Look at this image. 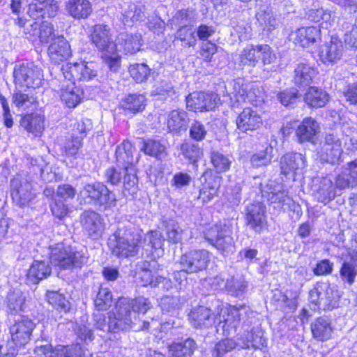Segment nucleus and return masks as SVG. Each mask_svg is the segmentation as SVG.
<instances>
[{
	"mask_svg": "<svg viewBox=\"0 0 357 357\" xmlns=\"http://www.w3.org/2000/svg\"><path fill=\"white\" fill-rule=\"evenodd\" d=\"M152 307L151 303L144 296L135 298L121 297L116 303L112 312H109V321L106 324L105 316L100 312L93 314L96 328L109 333L127 331L134 328L139 321V314H145Z\"/></svg>",
	"mask_w": 357,
	"mask_h": 357,
	"instance_id": "1",
	"label": "nucleus"
},
{
	"mask_svg": "<svg viewBox=\"0 0 357 357\" xmlns=\"http://www.w3.org/2000/svg\"><path fill=\"white\" fill-rule=\"evenodd\" d=\"M116 166L123 170V188L125 197L132 196L138 190L136 168L132 155V145L128 141H124L116 149Z\"/></svg>",
	"mask_w": 357,
	"mask_h": 357,
	"instance_id": "2",
	"label": "nucleus"
},
{
	"mask_svg": "<svg viewBox=\"0 0 357 357\" xmlns=\"http://www.w3.org/2000/svg\"><path fill=\"white\" fill-rule=\"evenodd\" d=\"M141 238V235L133 228L118 229L109 238V246L114 255L128 258L137 255Z\"/></svg>",
	"mask_w": 357,
	"mask_h": 357,
	"instance_id": "3",
	"label": "nucleus"
},
{
	"mask_svg": "<svg viewBox=\"0 0 357 357\" xmlns=\"http://www.w3.org/2000/svg\"><path fill=\"white\" fill-rule=\"evenodd\" d=\"M88 256L83 250H76L70 246L57 245L52 250L50 262L60 269L80 268L88 261Z\"/></svg>",
	"mask_w": 357,
	"mask_h": 357,
	"instance_id": "4",
	"label": "nucleus"
},
{
	"mask_svg": "<svg viewBox=\"0 0 357 357\" xmlns=\"http://www.w3.org/2000/svg\"><path fill=\"white\" fill-rule=\"evenodd\" d=\"M341 296L337 286L328 282H317L309 292L310 302L324 310L337 307Z\"/></svg>",
	"mask_w": 357,
	"mask_h": 357,
	"instance_id": "5",
	"label": "nucleus"
},
{
	"mask_svg": "<svg viewBox=\"0 0 357 357\" xmlns=\"http://www.w3.org/2000/svg\"><path fill=\"white\" fill-rule=\"evenodd\" d=\"M232 227L227 221L219 222L204 232V238L222 255L234 250Z\"/></svg>",
	"mask_w": 357,
	"mask_h": 357,
	"instance_id": "6",
	"label": "nucleus"
},
{
	"mask_svg": "<svg viewBox=\"0 0 357 357\" xmlns=\"http://www.w3.org/2000/svg\"><path fill=\"white\" fill-rule=\"evenodd\" d=\"M79 195L84 199H89V203L92 202L105 208L114 207L116 203L115 194L100 182L85 184Z\"/></svg>",
	"mask_w": 357,
	"mask_h": 357,
	"instance_id": "7",
	"label": "nucleus"
},
{
	"mask_svg": "<svg viewBox=\"0 0 357 357\" xmlns=\"http://www.w3.org/2000/svg\"><path fill=\"white\" fill-rule=\"evenodd\" d=\"M61 70L65 79L73 84L75 81L98 82L97 70L93 62L66 63L61 66Z\"/></svg>",
	"mask_w": 357,
	"mask_h": 357,
	"instance_id": "8",
	"label": "nucleus"
},
{
	"mask_svg": "<svg viewBox=\"0 0 357 357\" xmlns=\"http://www.w3.org/2000/svg\"><path fill=\"white\" fill-rule=\"evenodd\" d=\"M15 83L20 87L36 89L41 86L43 75L41 68L33 63H22L14 68Z\"/></svg>",
	"mask_w": 357,
	"mask_h": 357,
	"instance_id": "9",
	"label": "nucleus"
},
{
	"mask_svg": "<svg viewBox=\"0 0 357 357\" xmlns=\"http://www.w3.org/2000/svg\"><path fill=\"white\" fill-rule=\"evenodd\" d=\"M209 261L208 252L205 250H195L182 255L178 264L183 271L191 274L205 270Z\"/></svg>",
	"mask_w": 357,
	"mask_h": 357,
	"instance_id": "10",
	"label": "nucleus"
},
{
	"mask_svg": "<svg viewBox=\"0 0 357 357\" xmlns=\"http://www.w3.org/2000/svg\"><path fill=\"white\" fill-rule=\"evenodd\" d=\"M34 353L45 357H86V351L79 344L66 347L59 345L55 348L50 344H37Z\"/></svg>",
	"mask_w": 357,
	"mask_h": 357,
	"instance_id": "11",
	"label": "nucleus"
},
{
	"mask_svg": "<svg viewBox=\"0 0 357 357\" xmlns=\"http://www.w3.org/2000/svg\"><path fill=\"white\" fill-rule=\"evenodd\" d=\"M36 325L33 321L25 316H21L15 320L10 326V333L12 341L16 346L26 344L32 335Z\"/></svg>",
	"mask_w": 357,
	"mask_h": 357,
	"instance_id": "12",
	"label": "nucleus"
},
{
	"mask_svg": "<svg viewBox=\"0 0 357 357\" xmlns=\"http://www.w3.org/2000/svg\"><path fill=\"white\" fill-rule=\"evenodd\" d=\"M306 167V158L300 153L289 152L280 158V168L282 174L294 179L297 175L303 174Z\"/></svg>",
	"mask_w": 357,
	"mask_h": 357,
	"instance_id": "13",
	"label": "nucleus"
},
{
	"mask_svg": "<svg viewBox=\"0 0 357 357\" xmlns=\"http://www.w3.org/2000/svg\"><path fill=\"white\" fill-rule=\"evenodd\" d=\"M220 100L214 93L193 92L186 97L187 107L195 112L213 110Z\"/></svg>",
	"mask_w": 357,
	"mask_h": 357,
	"instance_id": "14",
	"label": "nucleus"
},
{
	"mask_svg": "<svg viewBox=\"0 0 357 357\" xmlns=\"http://www.w3.org/2000/svg\"><path fill=\"white\" fill-rule=\"evenodd\" d=\"M91 38L95 46L102 53L113 54L116 50V45L112 39L108 25H95L91 34Z\"/></svg>",
	"mask_w": 357,
	"mask_h": 357,
	"instance_id": "15",
	"label": "nucleus"
},
{
	"mask_svg": "<svg viewBox=\"0 0 357 357\" xmlns=\"http://www.w3.org/2000/svg\"><path fill=\"white\" fill-rule=\"evenodd\" d=\"M342 153L340 138L333 134L327 135L318 152L321 160L332 165L337 162Z\"/></svg>",
	"mask_w": 357,
	"mask_h": 357,
	"instance_id": "16",
	"label": "nucleus"
},
{
	"mask_svg": "<svg viewBox=\"0 0 357 357\" xmlns=\"http://www.w3.org/2000/svg\"><path fill=\"white\" fill-rule=\"evenodd\" d=\"M247 311L248 307L245 305L229 306L227 317L218 324V327L221 328L224 335L229 337L236 333L241 317L245 314Z\"/></svg>",
	"mask_w": 357,
	"mask_h": 357,
	"instance_id": "17",
	"label": "nucleus"
},
{
	"mask_svg": "<svg viewBox=\"0 0 357 357\" xmlns=\"http://www.w3.org/2000/svg\"><path fill=\"white\" fill-rule=\"evenodd\" d=\"M10 186L12 199L20 207L27 205L35 197L31 184L25 179L15 178L11 181Z\"/></svg>",
	"mask_w": 357,
	"mask_h": 357,
	"instance_id": "18",
	"label": "nucleus"
},
{
	"mask_svg": "<svg viewBox=\"0 0 357 357\" xmlns=\"http://www.w3.org/2000/svg\"><path fill=\"white\" fill-rule=\"evenodd\" d=\"M236 123L240 131L247 132L259 128L263 124V120L256 109L245 107L237 116Z\"/></svg>",
	"mask_w": 357,
	"mask_h": 357,
	"instance_id": "19",
	"label": "nucleus"
},
{
	"mask_svg": "<svg viewBox=\"0 0 357 357\" xmlns=\"http://www.w3.org/2000/svg\"><path fill=\"white\" fill-rule=\"evenodd\" d=\"M265 212L266 206L261 202L249 204L245 213L248 226L256 232H260L266 223Z\"/></svg>",
	"mask_w": 357,
	"mask_h": 357,
	"instance_id": "20",
	"label": "nucleus"
},
{
	"mask_svg": "<svg viewBox=\"0 0 357 357\" xmlns=\"http://www.w3.org/2000/svg\"><path fill=\"white\" fill-rule=\"evenodd\" d=\"M58 9L54 0H33L29 6L27 13L33 19L53 17Z\"/></svg>",
	"mask_w": 357,
	"mask_h": 357,
	"instance_id": "21",
	"label": "nucleus"
},
{
	"mask_svg": "<svg viewBox=\"0 0 357 357\" xmlns=\"http://www.w3.org/2000/svg\"><path fill=\"white\" fill-rule=\"evenodd\" d=\"M188 317L192 326L197 328H209L216 321L215 312L204 306H198L192 309Z\"/></svg>",
	"mask_w": 357,
	"mask_h": 357,
	"instance_id": "22",
	"label": "nucleus"
},
{
	"mask_svg": "<svg viewBox=\"0 0 357 357\" xmlns=\"http://www.w3.org/2000/svg\"><path fill=\"white\" fill-rule=\"evenodd\" d=\"M82 229L90 236L97 238L103 230L102 219L99 213L93 210H86L80 215Z\"/></svg>",
	"mask_w": 357,
	"mask_h": 357,
	"instance_id": "23",
	"label": "nucleus"
},
{
	"mask_svg": "<svg viewBox=\"0 0 357 357\" xmlns=\"http://www.w3.org/2000/svg\"><path fill=\"white\" fill-rule=\"evenodd\" d=\"M26 33L32 36H37L43 43H51L56 38L52 24L44 20L39 23L34 22L25 29Z\"/></svg>",
	"mask_w": 357,
	"mask_h": 357,
	"instance_id": "24",
	"label": "nucleus"
},
{
	"mask_svg": "<svg viewBox=\"0 0 357 357\" xmlns=\"http://www.w3.org/2000/svg\"><path fill=\"white\" fill-rule=\"evenodd\" d=\"M312 190L315 197L320 202H329L335 198L337 193L333 181L327 177L314 180Z\"/></svg>",
	"mask_w": 357,
	"mask_h": 357,
	"instance_id": "25",
	"label": "nucleus"
},
{
	"mask_svg": "<svg viewBox=\"0 0 357 357\" xmlns=\"http://www.w3.org/2000/svg\"><path fill=\"white\" fill-rule=\"evenodd\" d=\"M266 188L263 196H266L271 204H278V207L284 209L290 208L294 202L284 190H281L282 187L280 185L271 181L267 184Z\"/></svg>",
	"mask_w": 357,
	"mask_h": 357,
	"instance_id": "26",
	"label": "nucleus"
},
{
	"mask_svg": "<svg viewBox=\"0 0 357 357\" xmlns=\"http://www.w3.org/2000/svg\"><path fill=\"white\" fill-rule=\"evenodd\" d=\"M320 32L319 26L302 27L293 32L291 37L295 44L307 47L320 38Z\"/></svg>",
	"mask_w": 357,
	"mask_h": 357,
	"instance_id": "27",
	"label": "nucleus"
},
{
	"mask_svg": "<svg viewBox=\"0 0 357 357\" xmlns=\"http://www.w3.org/2000/svg\"><path fill=\"white\" fill-rule=\"evenodd\" d=\"M48 54L55 63L68 59L71 50L67 40L63 36H57L48 47Z\"/></svg>",
	"mask_w": 357,
	"mask_h": 357,
	"instance_id": "28",
	"label": "nucleus"
},
{
	"mask_svg": "<svg viewBox=\"0 0 357 357\" xmlns=\"http://www.w3.org/2000/svg\"><path fill=\"white\" fill-rule=\"evenodd\" d=\"M343 50L342 42L337 37L331 36L330 42L320 52L321 59L325 63H335L341 59Z\"/></svg>",
	"mask_w": 357,
	"mask_h": 357,
	"instance_id": "29",
	"label": "nucleus"
},
{
	"mask_svg": "<svg viewBox=\"0 0 357 357\" xmlns=\"http://www.w3.org/2000/svg\"><path fill=\"white\" fill-rule=\"evenodd\" d=\"M317 74L314 68L306 63H299L294 71V82L299 88H304L312 83Z\"/></svg>",
	"mask_w": 357,
	"mask_h": 357,
	"instance_id": "30",
	"label": "nucleus"
},
{
	"mask_svg": "<svg viewBox=\"0 0 357 357\" xmlns=\"http://www.w3.org/2000/svg\"><path fill=\"white\" fill-rule=\"evenodd\" d=\"M121 20L125 25L132 26L135 22L142 21L144 15V6L134 3H123L121 6Z\"/></svg>",
	"mask_w": 357,
	"mask_h": 357,
	"instance_id": "31",
	"label": "nucleus"
},
{
	"mask_svg": "<svg viewBox=\"0 0 357 357\" xmlns=\"http://www.w3.org/2000/svg\"><path fill=\"white\" fill-rule=\"evenodd\" d=\"M66 10L72 17L79 20L87 18L92 12V7L88 0H68Z\"/></svg>",
	"mask_w": 357,
	"mask_h": 357,
	"instance_id": "32",
	"label": "nucleus"
},
{
	"mask_svg": "<svg viewBox=\"0 0 357 357\" xmlns=\"http://www.w3.org/2000/svg\"><path fill=\"white\" fill-rule=\"evenodd\" d=\"M319 125L312 117L303 120L296 129V136L299 142H312L317 133Z\"/></svg>",
	"mask_w": 357,
	"mask_h": 357,
	"instance_id": "33",
	"label": "nucleus"
},
{
	"mask_svg": "<svg viewBox=\"0 0 357 357\" xmlns=\"http://www.w3.org/2000/svg\"><path fill=\"white\" fill-rule=\"evenodd\" d=\"M311 331L314 339L325 341L331 338L333 328L331 319L327 317H321L311 324Z\"/></svg>",
	"mask_w": 357,
	"mask_h": 357,
	"instance_id": "34",
	"label": "nucleus"
},
{
	"mask_svg": "<svg viewBox=\"0 0 357 357\" xmlns=\"http://www.w3.org/2000/svg\"><path fill=\"white\" fill-rule=\"evenodd\" d=\"M51 273L49 261L36 260L30 266L26 277L30 282L38 284L40 280L50 276Z\"/></svg>",
	"mask_w": 357,
	"mask_h": 357,
	"instance_id": "35",
	"label": "nucleus"
},
{
	"mask_svg": "<svg viewBox=\"0 0 357 357\" xmlns=\"http://www.w3.org/2000/svg\"><path fill=\"white\" fill-rule=\"evenodd\" d=\"M197 348L196 342L191 338L173 342L168 347L169 354L172 357H190Z\"/></svg>",
	"mask_w": 357,
	"mask_h": 357,
	"instance_id": "36",
	"label": "nucleus"
},
{
	"mask_svg": "<svg viewBox=\"0 0 357 357\" xmlns=\"http://www.w3.org/2000/svg\"><path fill=\"white\" fill-rule=\"evenodd\" d=\"M190 119L187 112L183 110H172L168 114L167 128L170 132H179L188 128Z\"/></svg>",
	"mask_w": 357,
	"mask_h": 357,
	"instance_id": "37",
	"label": "nucleus"
},
{
	"mask_svg": "<svg viewBox=\"0 0 357 357\" xmlns=\"http://www.w3.org/2000/svg\"><path fill=\"white\" fill-rule=\"evenodd\" d=\"M142 36L139 33H121L119 36V46L125 54H133L140 50Z\"/></svg>",
	"mask_w": 357,
	"mask_h": 357,
	"instance_id": "38",
	"label": "nucleus"
},
{
	"mask_svg": "<svg viewBox=\"0 0 357 357\" xmlns=\"http://www.w3.org/2000/svg\"><path fill=\"white\" fill-rule=\"evenodd\" d=\"M329 96L324 90L317 86H310L304 96L305 102L311 107L319 108L326 105Z\"/></svg>",
	"mask_w": 357,
	"mask_h": 357,
	"instance_id": "39",
	"label": "nucleus"
},
{
	"mask_svg": "<svg viewBox=\"0 0 357 357\" xmlns=\"http://www.w3.org/2000/svg\"><path fill=\"white\" fill-rule=\"evenodd\" d=\"M21 126L29 132L37 135L44 129V118L40 114H27L22 118Z\"/></svg>",
	"mask_w": 357,
	"mask_h": 357,
	"instance_id": "40",
	"label": "nucleus"
},
{
	"mask_svg": "<svg viewBox=\"0 0 357 357\" xmlns=\"http://www.w3.org/2000/svg\"><path fill=\"white\" fill-rule=\"evenodd\" d=\"M240 340L241 343H240L239 346L242 349H250V347L255 349H260L266 342V340L262 337L261 332L254 329H252L250 332H248L245 337L241 335Z\"/></svg>",
	"mask_w": 357,
	"mask_h": 357,
	"instance_id": "41",
	"label": "nucleus"
},
{
	"mask_svg": "<svg viewBox=\"0 0 357 357\" xmlns=\"http://www.w3.org/2000/svg\"><path fill=\"white\" fill-rule=\"evenodd\" d=\"M163 225L165 227L167 240L169 242L176 244L182 241L184 230L177 221L170 218L165 219Z\"/></svg>",
	"mask_w": 357,
	"mask_h": 357,
	"instance_id": "42",
	"label": "nucleus"
},
{
	"mask_svg": "<svg viewBox=\"0 0 357 357\" xmlns=\"http://www.w3.org/2000/svg\"><path fill=\"white\" fill-rule=\"evenodd\" d=\"M61 99L68 107L74 108L81 102L82 92L72 82L70 86L61 89Z\"/></svg>",
	"mask_w": 357,
	"mask_h": 357,
	"instance_id": "43",
	"label": "nucleus"
},
{
	"mask_svg": "<svg viewBox=\"0 0 357 357\" xmlns=\"http://www.w3.org/2000/svg\"><path fill=\"white\" fill-rule=\"evenodd\" d=\"M121 107L133 113L142 112L145 107V97L141 94H129L122 99Z\"/></svg>",
	"mask_w": 357,
	"mask_h": 357,
	"instance_id": "44",
	"label": "nucleus"
},
{
	"mask_svg": "<svg viewBox=\"0 0 357 357\" xmlns=\"http://www.w3.org/2000/svg\"><path fill=\"white\" fill-rule=\"evenodd\" d=\"M25 297L20 290H10L7 295V307L12 314L23 311Z\"/></svg>",
	"mask_w": 357,
	"mask_h": 357,
	"instance_id": "45",
	"label": "nucleus"
},
{
	"mask_svg": "<svg viewBox=\"0 0 357 357\" xmlns=\"http://www.w3.org/2000/svg\"><path fill=\"white\" fill-rule=\"evenodd\" d=\"M273 147L268 145L264 149L254 153L250 159L251 165L255 168L269 165L273 159Z\"/></svg>",
	"mask_w": 357,
	"mask_h": 357,
	"instance_id": "46",
	"label": "nucleus"
},
{
	"mask_svg": "<svg viewBox=\"0 0 357 357\" xmlns=\"http://www.w3.org/2000/svg\"><path fill=\"white\" fill-rule=\"evenodd\" d=\"M112 294L111 291L107 287L100 285L98 287V291L94 300L96 308L98 311H105L112 306Z\"/></svg>",
	"mask_w": 357,
	"mask_h": 357,
	"instance_id": "47",
	"label": "nucleus"
},
{
	"mask_svg": "<svg viewBox=\"0 0 357 357\" xmlns=\"http://www.w3.org/2000/svg\"><path fill=\"white\" fill-rule=\"evenodd\" d=\"M46 298L50 305L60 312L66 313L70 309V302L59 291H47Z\"/></svg>",
	"mask_w": 357,
	"mask_h": 357,
	"instance_id": "48",
	"label": "nucleus"
},
{
	"mask_svg": "<svg viewBox=\"0 0 357 357\" xmlns=\"http://www.w3.org/2000/svg\"><path fill=\"white\" fill-rule=\"evenodd\" d=\"M151 95L158 96V99L164 100H174L177 97L172 84L166 81L162 82L156 85L152 90Z\"/></svg>",
	"mask_w": 357,
	"mask_h": 357,
	"instance_id": "49",
	"label": "nucleus"
},
{
	"mask_svg": "<svg viewBox=\"0 0 357 357\" xmlns=\"http://www.w3.org/2000/svg\"><path fill=\"white\" fill-rule=\"evenodd\" d=\"M176 38L183 43L184 47H192L197 44L196 31L192 26H182L176 33Z\"/></svg>",
	"mask_w": 357,
	"mask_h": 357,
	"instance_id": "50",
	"label": "nucleus"
},
{
	"mask_svg": "<svg viewBox=\"0 0 357 357\" xmlns=\"http://www.w3.org/2000/svg\"><path fill=\"white\" fill-rule=\"evenodd\" d=\"M128 72L137 83H142L148 79L151 69L145 63H134L130 66Z\"/></svg>",
	"mask_w": 357,
	"mask_h": 357,
	"instance_id": "51",
	"label": "nucleus"
},
{
	"mask_svg": "<svg viewBox=\"0 0 357 357\" xmlns=\"http://www.w3.org/2000/svg\"><path fill=\"white\" fill-rule=\"evenodd\" d=\"M239 343H236L232 338L226 337L217 342L212 351L213 357H224L226 354L234 350Z\"/></svg>",
	"mask_w": 357,
	"mask_h": 357,
	"instance_id": "52",
	"label": "nucleus"
},
{
	"mask_svg": "<svg viewBox=\"0 0 357 357\" xmlns=\"http://www.w3.org/2000/svg\"><path fill=\"white\" fill-rule=\"evenodd\" d=\"M211 162L218 173L227 172L229 169L231 160L228 156L222 154L218 151H212L211 153Z\"/></svg>",
	"mask_w": 357,
	"mask_h": 357,
	"instance_id": "53",
	"label": "nucleus"
},
{
	"mask_svg": "<svg viewBox=\"0 0 357 357\" xmlns=\"http://www.w3.org/2000/svg\"><path fill=\"white\" fill-rule=\"evenodd\" d=\"M299 97L298 89L294 87L286 89L277 95L278 100L283 106L290 107H294Z\"/></svg>",
	"mask_w": 357,
	"mask_h": 357,
	"instance_id": "54",
	"label": "nucleus"
},
{
	"mask_svg": "<svg viewBox=\"0 0 357 357\" xmlns=\"http://www.w3.org/2000/svg\"><path fill=\"white\" fill-rule=\"evenodd\" d=\"M144 151L146 154L162 160L166 156L165 147L159 142L148 139L144 142Z\"/></svg>",
	"mask_w": 357,
	"mask_h": 357,
	"instance_id": "55",
	"label": "nucleus"
},
{
	"mask_svg": "<svg viewBox=\"0 0 357 357\" xmlns=\"http://www.w3.org/2000/svg\"><path fill=\"white\" fill-rule=\"evenodd\" d=\"M247 287V282L242 278H231L226 281V291L232 296H241Z\"/></svg>",
	"mask_w": 357,
	"mask_h": 357,
	"instance_id": "56",
	"label": "nucleus"
},
{
	"mask_svg": "<svg viewBox=\"0 0 357 357\" xmlns=\"http://www.w3.org/2000/svg\"><path fill=\"white\" fill-rule=\"evenodd\" d=\"M257 52V45L245 47L239 56L241 63L244 66H255L258 62Z\"/></svg>",
	"mask_w": 357,
	"mask_h": 357,
	"instance_id": "57",
	"label": "nucleus"
},
{
	"mask_svg": "<svg viewBox=\"0 0 357 357\" xmlns=\"http://www.w3.org/2000/svg\"><path fill=\"white\" fill-rule=\"evenodd\" d=\"M82 140L83 139L78 137V136H75L71 134L70 137L66 139L62 148V151L66 156L75 155L78 153V151L82 147Z\"/></svg>",
	"mask_w": 357,
	"mask_h": 357,
	"instance_id": "58",
	"label": "nucleus"
},
{
	"mask_svg": "<svg viewBox=\"0 0 357 357\" xmlns=\"http://www.w3.org/2000/svg\"><path fill=\"white\" fill-rule=\"evenodd\" d=\"M13 100L16 107L25 109L36 102V98L32 93H25L17 91L13 93Z\"/></svg>",
	"mask_w": 357,
	"mask_h": 357,
	"instance_id": "59",
	"label": "nucleus"
},
{
	"mask_svg": "<svg viewBox=\"0 0 357 357\" xmlns=\"http://www.w3.org/2000/svg\"><path fill=\"white\" fill-rule=\"evenodd\" d=\"M181 150L185 157L192 162H195L202 155V151L198 144L190 142H185L181 146Z\"/></svg>",
	"mask_w": 357,
	"mask_h": 357,
	"instance_id": "60",
	"label": "nucleus"
},
{
	"mask_svg": "<svg viewBox=\"0 0 357 357\" xmlns=\"http://www.w3.org/2000/svg\"><path fill=\"white\" fill-rule=\"evenodd\" d=\"M340 275L342 280L351 285L357 275V271L355 266L349 261H344L340 270Z\"/></svg>",
	"mask_w": 357,
	"mask_h": 357,
	"instance_id": "61",
	"label": "nucleus"
},
{
	"mask_svg": "<svg viewBox=\"0 0 357 357\" xmlns=\"http://www.w3.org/2000/svg\"><path fill=\"white\" fill-rule=\"evenodd\" d=\"M160 306L164 312L174 314L181 307L180 298L174 296H163L160 299Z\"/></svg>",
	"mask_w": 357,
	"mask_h": 357,
	"instance_id": "62",
	"label": "nucleus"
},
{
	"mask_svg": "<svg viewBox=\"0 0 357 357\" xmlns=\"http://www.w3.org/2000/svg\"><path fill=\"white\" fill-rule=\"evenodd\" d=\"M257 20L264 30L271 32L278 26V20L269 11H263L257 14Z\"/></svg>",
	"mask_w": 357,
	"mask_h": 357,
	"instance_id": "63",
	"label": "nucleus"
},
{
	"mask_svg": "<svg viewBox=\"0 0 357 357\" xmlns=\"http://www.w3.org/2000/svg\"><path fill=\"white\" fill-rule=\"evenodd\" d=\"M218 188L219 185L215 182L208 181L200 188L198 198L202 199L203 203L208 202L217 195Z\"/></svg>",
	"mask_w": 357,
	"mask_h": 357,
	"instance_id": "64",
	"label": "nucleus"
}]
</instances>
